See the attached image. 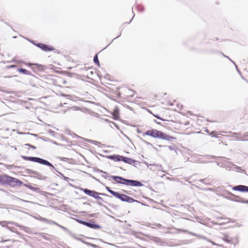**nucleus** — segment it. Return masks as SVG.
<instances>
[{"label": "nucleus", "instance_id": "obj_1", "mask_svg": "<svg viewBox=\"0 0 248 248\" xmlns=\"http://www.w3.org/2000/svg\"><path fill=\"white\" fill-rule=\"evenodd\" d=\"M149 136L154 138H158L161 140L170 141L175 138L170 135H167L165 133L156 129H151L148 130L143 134V136Z\"/></svg>", "mask_w": 248, "mask_h": 248}, {"label": "nucleus", "instance_id": "obj_2", "mask_svg": "<svg viewBox=\"0 0 248 248\" xmlns=\"http://www.w3.org/2000/svg\"><path fill=\"white\" fill-rule=\"evenodd\" d=\"M113 179L117 183L124 184L126 186H143V184L140 181L128 180L120 176H113Z\"/></svg>", "mask_w": 248, "mask_h": 248}, {"label": "nucleus", "instance_id": "obj_3", "mask_svg": "<svg viewBox=\"0 0 248 248\" xmlns=\"http://www.w3.org/2000/svg\"><path fill=\"white\" fill-rule=\"evenodd\" d=\"M1 179L3 182L13 186H20L22 184L19 180L7 175H2Z\"/></svg>", "mask_w": 248, "mask_h": 248}, {"label": "nucleus", "instance_id": "obj_4", "mask_svg": "<svg viewBox=\"0 0 248 248\" xmlns=\"http://www.w3.org/2000/svg\"><path fill=\"white\" fill-rule=\"evenodd\" d=\"M55 85L58 87L69 88V84L65 78L61 77H56L54 79Z\"/></svg>", "mask_w": 248, "mask_h": 248}, {"label": "nucleus", "instance_id": "obj_5", "mask_svg": "<svg viewBox=\"0 0 248 248\" xmlns=\"http://www.w3.org/2000/svg\"><path fill=\"white\" fill-rule=\"evenodd\" d=\"M22 158L25 160H28L32 162H35L39 163L40 164H42L43 165H45L48 166H52V165L50 163L47 161L46 160L40 158L36 157H28V156H22Z\"/></svg>", "mask_w": 248, "mask_h": 248}, {"label": "nucleus", "instance_id": "obj_6", "mask_svg": "<svg viewBox=\"0 0 248 248\" xmlns=\"http://www.w3.org/2000/svg\"><path fill=\"white\" fill-rule=\"evenodd\" d=\"M115 197L118 199H119L120 200H121V201H122L123 202H126L129 203H132V202L136 201L133 198H132L130 197H129L128 196H127L126 195L120 194L118 192H117Z\"/></svg>", "mask_w": 248, "mask_h": 248}, {"label": "nucleus", "instance_id": "obj_7", "mask_svg": "<svg viewBox=\"0 0 248 248\" xmlns=\"http://www.w3.org/2000/svg\"><path fill=\"white\" fill-rule=\"evenodd\" d=\"M25 64L28 66H33L32 69L34 71H42L45 68V66L38 63H26Z\"/></svg>", "mask_w": 248, "mask_h": 248}, {"label": "nucleus", "instance_id": "obj_8", "mask_svg": "<svg viewBox=\"0 0 248 248\" xmlns=\"http://www.w3.org/2000/svg\"><path fill=\"white\" fill-rule=\"evenodd\" d=\"M36 46L45 51H50L55 49L53 46L46 45L44 44L39 43L36 45Z\"/></svg>", "mask_w": 248, "mask_h": 248}, {"label": "nucleus", "instance_id": "obj_9", "mask_svg": "<svg viewBox=\"0 0 248 248\" xmlns=\"http://www.w3.org/2000/svg\"><path fill=\"white\" fill-rule=\"evenodd\" d=\"M232 189L235 191L248 192V186L243 185H239L234 186L232 187Z\"/></svg>", "mask_w": 248, "mask_h": 248}, {"label": "nucleus", "instance_id": "obj_10", "mask_svg": "<svg viewBox=\"0 0 248 248\" xmlns=\"http://www.w3.org/2000/svg\"><path fill=\"white\" fill-rule=\"evenodd\" d=\"M100 194L98 192L93 191L91 196L94 198L96 199H97V200H99L100 201H103L102 199L99 196V195Z\"/></svg>", "mask_w": 248, "mask_h": 248}, {"label": "nucleus", "instance_id": "obj_11", "mask_svg": "<svg viewBox=\"0 0 248 248\" xmlns=\"http://www.w3.org/2000/svg\"><path fill=\"white\" fill-rule=\"evenodd\" d=\"M17 71L19 73H23V74H25V75H30L31 74V73L30 71H29L28 70H27L26 69H22V68L18 69L17 70Z\"/></svg>", "mask_w": 248, "mask_h": 248}, {"label": "nucleus", "instance_id": "obj_12", "mask_svg": "<svg viewBox=\"0 0 248 248\" xmlns=\"http://www.w3.org/2000/svg\"><path fill=\"white\" fill-rule=\"evenodd\" d=\"M82 191L87 195H89L90 196H92V193L93 191L90 190L88 189H82Z\"/></svg>", "mask_w": 248, "mask_h": 248}, {"label": "nucleus", "instance_id": "obj_13", "mask_svg": "<svg viewBox=\"0 0 248 248\" xmlns=\"http://www.w3.org/2000/svg\"><path fill=\"white\" fill-rule=\"evenodd\" d=\"M112 115H113L114 119L115 120L119 119V112L118 111H117V110L114 111V112L112 113Z\"/></svg>", "mask_w": 248, "mask_h": 248}, {"label": "nucleus", "instance_id": "obj_14", "mask_svg": "<svg viewBox=\"0 0 248 248\" xmlns=\"http://www.w3.org/2000/svg\"><path fill=\"white\" fill-rule=\"evenodd\" d=\"M106 189L112 195H113L114 197L115 196V195L117 193V192H115V191L112 190L111 189H110V187H107Z\"/></svg>", "mask_w": 248, "mask_h": 248}, {"label": "nucleus", "instance_id": "obj_15", "mask_svg": "<svg viewBox=\"0 0 248 248\" xmlns=\"http://www.w3.org/2000/svg\"><path fill=\"white\" fill-rule=\"evenodd\" d=\"M93 61L98 66H99V62L97 55H95L93 58Z\"/></svg>", "mask_w": 248, "mask_h": 248}, {"label": "nucleus", "instance_id": "obj_16", "mask_svg": "<svg viewBox=\"0 0 248 248\" xmlns=\"http://www.w3.org/2000/svg\"><path fill=\"white\" fill-rule=\"evenodd\" d=\"M82 222V224L86 225L88 227H92V226H93V225L91 223L86 222H83V221Z\"/></svg>", "mask_w": 248, "mask_h": 248}, {"label": "nucleus", "instance_id": "obj_17", "mask_svg": "<svg viewBox=\"0 0 248 248\" xmlns=\"http://www.w3.org/2000/svg\"><path fill=\"white\" fill-rule=\"evenodd\" d=\"M26 145V146H28L30 147L31 148H32L33 149H36V147L35 146H34L33 145H31L30 144H27Z\"/></svg>", "mask_w": 248, "mask_h": 248}, {"label": "nucleus", "instance_id": "obj_18", "mask_svg": "<svg viewBox=\"0 0 248 248\" xmlns=\"http://www.w3.org/2000/svg\"><path fill=\"white\" fill-rule=\"evenodd\" d=\"M127 158L124 157L123 159V161L125 162H127Z\"/></svg>", "mask_w": 248, "mask_h": 248}, {"label": "nucleus", "instance_id": "obj_19", "mask_svg": "<svg viewBox=\"0 0 248 248\" xmlns=\"http://www.w3.org/2000/svg\"><path fill=\"white\" fill-rule=\"evenodd\" d=\"M61 95H62V96H66L67 95L64 93H60Z\"/></svg>", "mask_w": 248, "mask_h": 248}, {"label": "nucleus", "instance_id": "obj_20", "mask_svg": "<svg viewBox=\"0 0 248 248\" xmlns=\"http://www.w3.org/2000/svg\"><path fill=\"white\" fill-rule=\"evenodd\" d=\"M9 67H10V68H13V67H16V65H10V66H9Z\"/></svg>", "mask_w": 248, "mask_h": 248}, {"label": "nucleus", "instance_id": "obj_21", "mask_svg": "<svg viewBox=\"0 0 248 248\" xmlns=\"http://www.w3.org/2000/svg\"><path fill=\"white\" fill-rule=\"evenodd\" d=\"M169 148H170V150H172V148L171 146H170V147H169Z\"/></svg>", "mask_w": 248, "mask_h": 248}]
</instances>
